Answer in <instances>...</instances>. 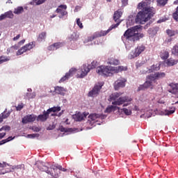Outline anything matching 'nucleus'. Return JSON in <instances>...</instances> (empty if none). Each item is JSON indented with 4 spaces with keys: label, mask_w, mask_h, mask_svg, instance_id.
Here are the masks:
<instances>
[{
    "label": "nucleus",
    "mask_w": 178,
    "mask_h": 178,
    "mask_svg": "<svg viewBox=\"0 0 178 178\" xmlns=\"http://www.w3.org/2000/svg\"><path fill=\"white\" fill-rule=\"evenodd\" d=\"M3 119H5L3 118V115L1 114H0V123H2V122H3Z\"/></svg>",
    "instance_id": "64"
},
{
    "label": "nucleus",
    "mask_w": 178,
    "mask_h": 178,
    "mask_svg": "<svg viewBox=\"0 0 178 178\" xmlns=\"http://www.w3.org/2000/svg\"><path fill=\"white\" fill-rule=\"evenodd\" d=\"M15 137L9 136L8 138L4 139L0 142V145H3V144H6V143H9V141H12Z\"/></svg>",
    "instance_id": "39"
},
{
    "label": "nucleus",
    "mask_w": 178,
    "mask_h": 178,
    "mask_svg": "<svg viewBox=\"0 0 178 178\" xmlns=\"http://www.w3.org/2000/svg\"><path fill=\"white\" fill-rule=\"evenodd\" d=\"M88 116V113L84 112L83 113H78L75 115L76 122H81V120H84V118H87Z\"/></svg>",
    "instance_id": "17"
},
{
    "label": "nucleus",
    "mask_w": 178,
    "mask_h": 178,
    "mask_svg": "<svg viewBox=\"0 0 178 178\" xmlns=\"http://www.w3.org/2000/svg\"><path fill=\"white\" fill-rule=\"evenodd\" d=\"M76 70L75 68H71L69 72L60 79L59 83H64V81H66L67 79H70V77H73V75L76 73Z\"/></svg>",
    "instance_id": "8"
},
{
    "label": "nucleus",
    "mask_w": 178,
    "mask_h": 178,
    "mask_svg": "<svg viewBox=\"0 0 178 178\" xmlns=\"http://www.w3.org/2000/svg\"><path fill=\"white\" fill-rule=\"evenodd\" d=\"M70 40L71 41H77V40H79V35H77L76 33H73L70 37Z\"/></svg>",
    "instance_id": "38"
},
{
    "label": "nucleus",
    "mask_w": 178,
    "mask_h": 178,
    "mask_svg": "<svg viewBox=\"0 0 178 178\" xmlns=\"http://www.w3.org/2000/svg\"><path fill=\"white\" fill-rule=\"evenodd\" d=\"M99 90H92L88 92V97H97L98 95Z\"/></svg>",
    "instance_id": "34"
},
{
    "label": "nucleus",
    "mask_w": 178,
    "mask_h": 178,
    "mask_svg": "<svg viewBox=\"0 0 178 178\" xmlns=\"http://www.w3.org/2000/svg\"><path fill=\"white\" fill-rule=\"evenodd\" d=\"M64 43L63 42H55L53 44H51L50 46L48 47L47 49L49 51H55L56 49H59V48H62L63 47Z\"/></svg>",
    "instance_id": "14"
},
{
    "label": "nucleus",
    "mask_w": 178,
    "mask_h": 178,
    "mask_svg": "<svg viewBox=\"0 0 178 178\" xmlns=\"http://www.w3.org/2000/svg\"><path fill=\"white\" fill-rule=\"evenodd\" d=\"M151 0H145L138 3V9L140 11L135 19L136 23L139 24H145L146 22H148L154 15H155V10L153 7H150Z\"/></svg>",
    "instance_id": "1"
},
{
    "label": "nucleus",
    "mask_w": 178,
    "mask_h": 178,
    "mask_svg": "<svg viewBox=\"0 0 178 178\" xmlns=\"http://www.w3.org/2000/svg\"><path fill=\"white\" fill-rule=\"evenodd\" d=\"M27 138H35V137H40V134H28Z\"/></svg>",
    "instance_id": "51"
},
{
    "label": "nucleus",
    "mask_w": 178,
    "mask_h": 178,
    "mask_svg": "<svg viewBox=\"0 0 178 178\" xmlns=\"http://www.w3.org/2000/svg\"><path fill=\"white\" fill-rule=\"evenodd\" d=\"M88 66H90V70H91V69H95V67H96L97 66H98V62H97V61H93V62H92L91 64L89 65Z\"/></svg>",
    "instance_id": "48"
},
{
    "label": "nucleus",
    "mask_w": 178,
    "mask_h": 178,
    "mask_svg": "<svg viewBox=\"0 0 178 178\" xmlns=\"http://www.w3.org/2000/svg\"><path fill=\"white\" fill-rule=\"evenodd\" d=\"M35 119H37V115L34 114L28 115L24 116L22 118V123L23 124H27V123H31L33 122H35Z\"/></svg>",
    "instance_id": "10"
},
{
    "label": "nucleus",
    "mask_w": 178,
    "mask_h": 178,
    "mask_svg": "<svg viewBox=\"0 0 178 178\" xmlns=\"http://www.w3.org/2000/svg\"><path fill=\"white\" fill-rule=\"evenodd\" d=\"M88 118L92 122H95L97 119H99V118H101V115L99 114L93 113L90 114Z\"/></svg>",
    "instance_id": "25"
},
{
    "label": "nucleus",
    "mask_w": 178,
    "mask_h": 178,
    "mask_svg": "<svg viewBox=\"0 0 178 178\" xmlns=\"http://www.w3.org/2000/svg\"><path fill=\"white\" fill-rule=\"evenodd\" d=\"M123 6H127L129 3V0H121Z\"/></svg>",
    "instance_id": "60"
},
{
    "label": "nucleus",
    "mask_w": 178,
    "mask_h": 178,
    "mask_svg": "<svg viewBox=\"0 0 178 178\" xmlns=\"http://www.w3.org/2000/svg\"><path fill=\"white\" fill-rule=\"evenodd\" d=\"M47 112L49 113V114L51 113V112H60V106H54L50 108L47 109Z\"/></svg>",
    "instance_id": "32"
},
{
    "label": "nucleus",
    "mask_w": 178,
    "mask_h": 178,
    "mask_svg": "<svg viewBox=\"0 0 178 178\" xmlns=\"http://www.w3.org/2000/svg\"><path fill=\"white\" fill-rule=\"evenodd\" d=\"M166 33H167L168 37H175V35H176V34H178V31H172L170 29H168L166 31Z\"/></svg>",
    "instance_id": "33"
},
{
    "label": "nucleus",
    "mask_w": 178,
    "mask_h": 178,
    "mask_svg": "<svg viewBox=\"0 0 178 178\" xmlns=\"http://www.w3.org/2000/svg\"><path fill=\"white\" fill-rule=\"evenodd\" d=\"M147 79H148L151 81H154V80H156V73L147 76Z\"/></svg>",
    "instance_id": "47"
},
{
    "label": "nucleus",
    "mask_w": 178,
    "mask_h": 178,
    "mask_svg": "<svg viewBox=\"0 0 178 178\" xmlns=\"http://www.w3.org/2000/svg\"><path fill=\"white\" fill-rule=\"evenodd\" d=\"M131 99H129L127 97H120L118 100L112 102V105H123L124 102H131Z\"/></svg>",
    "instance_id": "11"
},
{
    "label": "nucleus",
    "mask_w": 178,
    "mask_h": 178,
    "mask_svg": "<svg viewBox=\"0 0 178 178\" xmlns=\"http://www.w3.org/2000/svg\"><path fill=\"white\" fill-rule=\"evenodd\" d=\"M11 113H12V111H8V108H6L4 111L1 113V114L3 115V118H4V119H8L9 116H10Z\"/></svg>",
    "instance_id": "31"
},
{
    "label": "nucleus",
    "mask_w": 178,
    "mask_h": 178,
    "mask_svg": "<svg viewBox=\"0 0 178 178\" xmlns=\"http://www.w3.org/2000/svg\"><path fill=\"white\" fill-rule=\"evenodd\" d=\"M172 17L175 22H178V6L176 8L175 12L172 13Z\"/></svg>",
    "instance_id": "42"
},
{
    "label": "nucleus",
    "mask_w": 178,
    "mask_h": 178,
    "mask_svg": "<svg viewBox=\"0 0 178 178\" xmlns=\"http://www.w3.org/2000/svg\"><path fill=\"white\" fill-rule=\"evenodd\" d=\"M116 109H120V107H118L116 106H108L106 110L105 113H111V112H113V111H116Z\"/></svg>",
    "instance_id": "20"
},
{
    "label": "nucleus",
    "mask_w": 178,
    "mask_h": 178,
    "mask_svg": "<svg viewBox=\"0 0 178 178\" xmlns=\"http://www.w3.org/2000/svg\"><path fill=\"white\" fill-rule=\"evenodd\" d=\"M104 84H105V83L103 81L97 82L95 84V86L92 88V90H102V87H104Z\"/></svg>",
    "instance_id": "27"
},
{
    "label": "nucleus",
    "mask_w": 178,
    "mask_h": 178,
    "mask_svg": "<svg viewBox=\"0 0 178 178\" xmlns=\"http://www.w3.org/2000/svg\"><path fill=\"white\" fill-rule=\"evenodd\" d=\"M23 108H24V105H23V103H21L16 106V111H22Z\"/></svg>",
    "instance_id": "55"
},
{
    "label": "nucleus",
    "mask_w": 178,
    "mask_h": 178,
    "mask_svg": "<svg viewBox=\"0 0 178 178\" xmlns=\"http://www.w3.org/2000/svg\"><path fill=\"white\" fill-rule=\"evenodd\" d=\"M8 168H6V171L5 172H0V175H5L6 173H10V172H14V171H10L12 170V167L13 165H8Z\"/></svg>",
    "instance_id": "41"
},
{
    "label": "nucleus",
    "mask_w": 178,
    "mask_h": 178,
    "mask_svg": "<svg viewBox=\"0 0 178 178\" xmlns=\"http://www.w3.org/2000/svg\"><path fill=\"white\" fill-rule=\"evenodd\" d=\"M7 166H9V164L6 163V162H0V168H7Z\"/></svg>",
    "instance_id": "58"
},
{
    "label": "nucleus",
    "mask_w": 178,
    "mask_h": 178,
    "mask_svg": "<svg viewBox=\"0 0 178 178\" xmlns=\"http://www.w3.org/2000/svg\"><path fill=\"white\" fill-rule=\"evenodd\" d=\"M76 24L77 26H79V27H80L81 29H83V27H84L83 26V23H81V21L80 20V18L76 19Z\"/></svg>",
    "instance_id": "54"
},
{
    "label": "nucleus",
    "mask_w": 178,
    "mask_h": 178,
    "mask_svg": "<svg viewBox=\"0 0 178 178\" xmlns=\"http://www.w3.org/2000/svg\"><path fill=\"white\" fill-rule=\"evenodd\" d=\"M38 169L41 172H45L47 175L51 176V178H58V174H54L53 170H51V168H49L44 163H40L38 165Z\"/></svg>",
    "instance_id": "5"
},
{
    "label": "nucleus",
    "mask_w": 178,
    "mask_h": 178,
    "mask_svg": "<svg viewBox=\"0 0 178 178\" xmlns=\"http://www.w3.org/2000/svg\"><path fill=\"white\" fill-rule=\"evenodd\" d=\"M168 91L172 95L174 98H178V90H170Z\"/></svg>",
    "instance_id": "43"
},
{
    "label": "nucleus",
    "mask_w": 178,
    "mask_h": 178,
    "mask_svg": "<svg viewBox=\"0 0 178 178\" xmlns=\"http://www.w3.org/2000/svg\"><path fill=\"white\" fill-rule=\"evenodd\" d=\"M117 27H119V23L112 24L108 28V29L107 31H100L95 32V37H97V38H98L99 37H105V35H106V34H108L109 32L112 31V30H113V29H117Z\"/></svg>",
    "instance_id": "6"
},
{
    "label": "nucleus",
    "mask_w": 178,
    "mask_h": 178,
    "mask_svg": "<svg viewBox=\"0 0 178 178\" xmlns=\"http://www.w3.org/2000/svg\"><path fill=\"white\" fill-rule=\"evenodd\" d=\"M178 60H174L172 58H169L167 60L168 66H175V65H177Z\"/></svg>",
    "instance_id": "26"
},
{
    "label": "nucleus",
    "mask_w": 178,
    "mask_h": 178,
    "mask_svg": "<svg viewBox=\"0 0 178 178\" xmlns=\"http://www.w3.org/2000/svg\"><path fill=\"white\" fill-rule=\"evenodd\" d=\"M6 15V17H8V19H13V13L12 11H8L4 13Z\"/></svg>",
    "instance_id": "45"
},
{
    "label": "nucleus",
    "mask_w": 178,
    "mask_h": 178,
    "mask_svg": "<svg viewBox=\"0 0 178 178\" xmlns=\"http://www.w3.org/2000/svg\"><path fill=\"white\" fill-rule=\"evenodd\" d=\"M24 170V165L20 164L17 165H13L10 171L20 172V170Z\"/></svg>",
    "instance_id": "19"
},
{
    "label": "nucleus",
    "mask_w": 178,
    "mask_h": 178,
    "mask_svg": "<svg viewBox=\"0 0 178 178\" xmlns=\"http://www.w3.org/2000/svg\"><path fill=\"white\" fill-rule=\"evenodd\" d=\"M63 90H50V92L53 94V95H56V94H60V95H65V93L63 92Z\"/></svg>",
    "instance_id": "35"
},
{
    "label": "nucleus",
    "mask_w": 178,
    "mask_h": 178,
    "mask_svg": "<svg viewBox=\"0 0 178 178\" xmlns=\"http://www.w3.org/2000/svg\"><path fill=\"white\" fill-rule=\"evenodd\" d=\"M127 67L118 66V67H109L101 65L98 67L96 72L98 74L102 76H111L112 73H121V72H126Z\"/></svg>",
    "instance_id": "2"
},
{
    "label": "nucleus",
    "mask_w": 178,
    "mask_h": 178,
    "mask_svg": "<svg viewBox=\"0 0 178 178\" xmlns=\"http://www.w3.org/2000/svg\"><path fill=\"white\" fill-rule=\"evenodd\" d=\"M95 38H97V36H95V33H94L92 36L88 38V41H94Z\"/></svg>",
    "instance_id": "57"
},
{
    "label": "nucleus",
    "mask_w": 178,
    "mask_h": 178,
    "mask_svg": "<svg viewBox=\"0 0 178 178\" xmlns=\"http://www.w3.org/2000/svg\"><path fill=\"white\" fill-rule=\"evenodd\" d=\"M6 18V14H2L1 15H0V22L2 20H5V19Z\"/></svg>",
    "instance_id": "61"
},
{
    "label": "nucleus",
    "mask_w": 178,
    "mask_h": 178,
    "mask_svg": "<svg viewBox=\"0 0 178 178\" xmlns=\"http://www.w3.org/2000/svg\"><path fill=\"white\" fill-rule=\"evenodd\" d=\"M50 170H53L54 175H58V178H59V175H60V171L62 170V165H52L50 166Z\"/></svg>",
    "instance_id": "16"
},
{
    "label": "nucleus",
    "mask_w": 178,
    "mask_h": 178,
    "mask_svg": "<svg viewBox=\"0 0 178 178\" xmlns=\"http://www.w3.org/2000/svg\"><path fill=\"white\" fill-rule=\"evenodd\" d=\"M160 57L163 60H166L169 58V51L166 50H163L160 54Z\"/></svg>",
    "instance_id": "21"
},
{
    "label": "nucleus",
    "mask_w": 178,
    "mask_h": 178,
    "mask_svg": "<svg viewBox=\"0 0 178 178\" xmlns=\"http://www.w3.org/2000/svg\"><path fill=\"white\" fill-rule=\"evenodd\" d=\"M9 60H10V58H8L7 56H0V65H2V63H5V62H9Z\"/></svg>",
    "instance_id": "36"
},
{
    "label": "nucleus",
    "mask_w": 178,
    "mask_h": 178,
    "mask_svg": "<svg viewBox=\"0 0 178 178\" xmlns=\"http://www.w3.org/2000/svg\"><path fill=\"white\" fill-rule=\"evenodd\" d=\"M165 76H166V74H165V72H156V80L159 79H163V77H165Z\"/></svg>",
    "instance_id": "37"
},
{
    "label": "nucleus",
    "mask_w": 178,
    "mask_h": 178,
    "mask_svg": "<svg viewBox=\"0 0 178 178\" xmlns=\"http://www.w3.org/2000/svg\"><path fill=\"white\" fill-rule=\"evenodd\" d=\"M142 27L140 25H138L127 29L124 33V37L128 41H133V42L138 41L140 38H144L143 33H138V30Z\"/></svg>",
    "instance_id": "3"
},
{
    "label": "nucleus",
    "mask_w": 178,
    "mask_h": 178,
    "mask_svg": "<svg viewBox=\"0 0 178 178\" xmlns=\"http://www.w3.org/2000/svg\"><path fill=\"white\" fill-rule=\"evenodd\" d=\"M2 130H5V131H9L10 130V127L8 125L3 126L0 129V131H2Z\"/></svg>",
    "instance_id": "53"
},
{
    "label": "nucleus",
    "mask_w": 178,
    "mask_h": 178,
    "mask_svg": "<svg viewBox=\"0 0 178 178\" xmlns=\"http://www.w3.org/2000/svg\"><path fill=\"white\" fill-rule=\"evenodd\" d=\"M122 111L127 116H130L131 115V110L127 109L126 108H122Z\"/></svg>",
    "instance_id": "49"
},
{
    "label": "nucleus",
    "mask_w": 178,
    "mask_h": 178,
    "mask_svg": "<svg viewBox=\"0 0 178 178\" xmlns=\"http://www.w3.org/2000/svg\"><path fill=\"white\" fill-rule=\"evenodd\" d=\"M168 3V0H157L158 6H165Z\"/></svg>",
    "instance_id": "40"
},
{
    "label": "nucleus",
    "mask_w": 178,
    "mask_h": 178,
    "mask_svg": "<svg viewBox=\"0 0 178 178\" xmlns=\"http://www.w3.org/2000/svg\"><path fill=\"white\" fill-rule=\"evenodd\" d=\"M90 70H91V68H90L89 65H83L81 68V79H83V77H86L88 73H90Z\"/></svg>",
    "instance_id": "12"
},
{
    "label": "nucleus",
    "mask_w": 178,
    "mask_h": 178,
    "mask_svg": "<svg viewBox=\"0 0 178 178\" xmlns=\"http://www.w3.org/2000/svg\"><path fill=\"white\" fill-rule=\"evenodd\" d=\"M24 12V8L22 6H18L17 8H15L14 13L15 15H21Z\"/></svg>",
    "instance_id": "29"
},
{
    "label": "nucleus",
    "mask_w": 178,
    "mask_h": 178,
    "mask_svg": "<svg viewBox=\"0 0 178 178\" xmlns=\"http://www.w3.org/2000/svg\"><path fill=\"white\" fill-rule=\"evenodd\" d=\"M46 0H35L36 5H41L45 2Z\"/></svg>",
    "instance_id": "59"
},
{
    "label": "nucleus",
    "mask_w": 178,
    "mask_h": 178,
    "mask_svg": "<svg viewBox=\"0 0 178 178\" xmlns=\"http://www.w3.org/2000/svg\"><path fill=\"white\" fill-rule=\"evenodd\" d=\"M24 52H26V49H24V47H22L21 49H19L17 51V56H19L20 55H23V54H24Z\"/></svg>",
    "instance_id": "44"
},
{
    "label": "nucleus",
    "mask_w": 178,
    "mask_h": 178,
    "mask_svg": "<svg viewBox=\"0 0 178 178\" xmlns=\"http://www.w3.org/2000/svg\"><path fill=\"white\" fill-rule=\"evenodd\" d=\"M26 97H28L29 99H31L33 98H35V93L27 92Z\"/></svg>",
    "instance_id": "50"
},
{
    "label": "nucleus",
    "mask_w": 178,
    "mask_h": 178,
    "mask_svg": "<svg viewBox=\"0 0 178 178\" xmlns=\"http://www.w3.org/2000/svg\"><path fill=\"white\" fill-rule=\"evenodd\" d=\"M107 63L108 65H112L113 66H118V65L120 64V61L118 58H115V57H111L110 58L108 59Z\"/></svg>",
    "instance_id": "18"
},
{
    "label": "nucleus",
    "mask_w": 178,
    "mask_h": 178,
    "mask_svg": "<svg viewBox=\"0 0 178 178\" xmlns=\"http://www.w3.org/2000/svg\"><path fill=\"white\" fill-rule=\"evenodd\" d=\"M121 95H122V93H118V92L113 93L110 96V99H111V101H115V99H118V98H119Z\"/></svg>",
    "instance_id": "30"
},
{
    "label": "nucleus",
    "mask_w": 178,
    "mask_h": 178,
    "mask_svg": "<svg viewBox=\"0 0 178 178\" xmlns=\"http://www.w3.org/2000/svg\"><path fill=\"white\" fill-rule=\"evenodd\" d=\"M172 54L174 55H178V44H175L172 49Z\"/></svg>",
    "instance_id": "46"
},
{
    "label": "nucleus",
    "mask_w": 178,
    "mask_h": 178,
    "mask_svg": "<svg viewBox=\"0 0 178 178\" xmlns=\"http://www.w3.org/2000/svg\"><path fill=\"white\" fill-rule=\"evenodd\" d=\"M47 38V32H42L41 33L39 34V36L38 38V41L40 42L44 41Z\"/></svg>",
    "instance_id": "28"
},
{
    "label": "nucleus",
    "mask_w": 178,
    "mask_h": 178,
    "mask_svg": "<svg viewBox=\"0 0 178 178\" xmlns=\"http://www.w3.org/2000/svg\"><path fill=\"white\" fill-rule=\"evenodd\" d=\"M173 113H175V109L174 110H165V115H172Z\"/></svg>",
    "instance_id": "56"
},
{
    "label": "nucleus",
    "mask_w": 178,
    "mask_h": 178,
    "mask_svg": "<svg viewBox=\"0 0 178 178\" xmlns=\"http://www.w3.org/2000/svg\"><path fill=\"white\" fill-rule=\"evenodd\" d=\"M34 47H35V45H34V42H31L29 44H26L24 46V48L26 51V52H27V51H30L31 49H33V48H34Z\"/></svg>",
    "instance_id": "24"
},
{
    "label": "nucleus",
    "mask_w": 178,
    "mask_h": 178,
    "mask_svg": "<svg viewBox=\"0 0 178 178\" xmlns=\"http://www.w3.org/2000/svg\"><path fill=\"white\" fill-rule=\"evenodd\" d=\"M36 118H37L36 120L38 122H47V120H48V118H49V113H48L47 111H44L43 114H40Z\"/></svg>",
    "instance_id": "13"
},
{
    "label": "nucleus",
    "mask_w": 178,
    "mask_h": 178,
    "mask_svg": "<svg viewBox=\"0 0 178 178\" xmlns=\"http://www.w3.org/2000/svg\"><path fill=\"white\" fill-rule=\"evenodd\" d=\"M161 70V64H156V65H153L151 67V69L149 70V73H151L152 72H158V70Z\"/></svg>",
    "instance_id": "23"
},
{
    "label": "nucleus",
    "mask_w": 178,
    "mask_h": 178,
    "mask_svg": "<svg viewBox=\"0 0 178 178\" xmlns=\"http://www.w3.org/2000/svg\"><path fill=\"white\" fill-rule=\"evenodd\" d=\"M170 87L172 90H178V83H170Z\"/></svg>",
    "instance_id": "52"
},
{
    "label": "nucleus",
    "mask_w": 178,
    "mask_h": 178,
    "mask_svg": "<svg viewBox=\"0 0 178 178\" xmlns=\"http://www.w3.org/2000/svg\"><path fill=\"white\" fill-rule=\"evenodd\" d=\"M145 88H152V83L147 81L140 86V90H145Z\"/></svg>",
    "instance_id": "22"
},
{
    "label": "nucleus",
    "mask_w": 178,
    "mask_h": 178,
    "mask_svg": "<svg viewBox=\"0 0 178 178\" xmlns=\"http://www.w3.org/2000/svg\"><path fill=\"white\" fill-rule=\"evenodd\" d=\"M6 136V132L0 133V140Z\"/></svg>",
    "instance_id": "62"
},
{
    "label": "nucleus",
    "mask_w": 178,
    "mask_h": 178,
    "mask_svg": "<svg viewBox=\"0 0 178 178\" xmlns=\"http://www.w3.org/2000/svg\"><path fill=\"white\" fill-rule=\"evenodd\" d=\"M126 81H127V80L124 78L117 80L114 83L115 90H119L120 88L126 87Z\"/></svg>",
    "instance_id": "9"
},
{
    "label": "nucleus",
    "mask_w": 178,
    "mask_h": 178,
    "mask_svg": "<svg viewBox=\"0 0 178 178\" xmlns=\"http://www.w3.org/2000/svg\"><path fill=\"white\" fill-rule=\"evenodd\" d=\"M122 16H123V9L120 8L118 10L114 12L113 17L116 24H118L119 23V25H120V23H122V21L120 20V17H122Z\"/></svg>",
    "instance_id": "7"
},
{
    "label": "nucleus",
    "mask_w": 178,
    "mask_h": 178,
    "mask_svg": "<svg viewBox=\"0 0 178 178\" xmlns=\"http://www.w3.org/2000/svg\"><path fill=\"white\" fill-rule=\"evenodd\" d=\"M19 38H20V34H18L17 35L14 37L13 40V41H17V40H19Z\"/></svg>",
    "instance_id": "63"
},
{
    "label": "nucleus",
    "mask_w": 178,
    "mask_h": 178,
    "mask_svg": "<svg viewBox=\"0 0 178 178\" xmlns=\"http://www.w3.org/2000/svg\"><path fill=\"white\" fill-rule=\"evenodd\" d=\"M145 51V46L140 45L138 46L135 51H132L130 52V54L128 56L129 59H134V58H137L138 56H140L141 55L142 52H144Z\"/></svg>",
    "instance_id": "4"
},
{
    "label": "nucleus",
    "mask_w": 178,
    "mask_h": 178,
    "mask_svg": "<svg viewBox=\"0 0 178 178\" xmlns=\"http://www.w3.org/2000/svg\"><path fill=\"white\" fill-rule=\"evenodd\" d=\"M66 9H67V6L66 5H60L56 10V12L57 13H60L61 16H66V15H67V12L66 11Z\"/></svg>",
    "instance_id": "15"
}]
</instances>
